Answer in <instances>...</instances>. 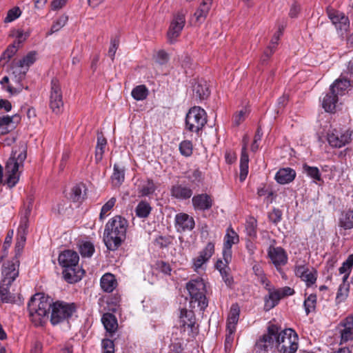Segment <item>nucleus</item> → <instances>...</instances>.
<instances>
[{"label": "nucleus", "instance_id": "obj_1", "mask_svg": "<svg viewBox=\"0 0 353 353\" xmlns=\"http://www.w3.org/2000/svg\"><path fill=\"white\" fill-rule=\"evenodd\" d=\"M298 335L290 328L281 330L275 324H270L267 332L256 341L257 352L267 353L276 349L280 353H294L299 347Z\"/></svg>", "mask_w": 353, "mask_h": 353}, {"label": "nucleus", "instance_id": "obj_2", "mask_svg": "<svg viewBox=\"0 0 353 353\" xmlns=\"http://www.w3.org/2000/svg\"><path fill=\"white\" fill-rule=\"evenodd\" d=\"M128 221L120 215L111 218L105 224L103 241L109 250H117L126 239Z\"/></svg>", "mask_w": 353, "mask_h": 353}, {"label": "nucleus", "instance_id": "obj_3", "mask_svg": "<svg viewBox=\"0 0 353 353\" xmlns=\"http://www.w3.org/2000/svg\"><path fill=\"white\" fill-rule=\"evenodd\" d=\"M26 157V150L24 146L12 150L11 156L5 165L6 179L4 184H6L9 188L14 187L18 183L19 180V170L23 166Z\"/></svg>", "mask_w": 353, "mask_h": 353}, {"label": "nucleus", "instance_id": "obj_4", "mask_svg": "<svg viewBox=\"0 0 353 353\" xmlns=\"http://www.w3.org/2000/svg\"><path fill=\"white\" fill-rule=\"evenodd\" d=\"M52 306V301L42 294H34L28 304L32 322L36 326L42 325L48 318Z\"/></svg>", "mask_w": 353, "mask_h": 353}, {"label": "nucleus", "instance_id": "obj_5", "mask_svg": "<svg viewBox=\"0 0 353 353\" xmlns=\"http://www.w3.org/2000/svg\"><path fill=\"white\" fill-rule=\"evenodd\" d=\"M186 288L190 296V304L196 303L201 310H205L208 303L205 296L206 287L204 281L199 277L192 279L186 284Z\"/></svg>", "mask_w": 353, "mask_h": 353}, {"label": "nucleus", "instance_id": "obj_6", "mask_svg": "<svg viewBox=\"0 0 353 353\" xmlns=\"http://www.w3.org/2000/svg\"><path fill=\"white\" fill-rule=\"evenodd\" d=\"M264 288L268 292L264 297V308L266 311H269L277 305L281 299L294 294V289L290 287L285 286L276 289L270 282L267 283Z\"/></svg>", "mask_w": 353, "mask_h": 353}, {"label": "nucleus", "instance_id": "obj_7", "mask_svg": "<svg viewBox=\"0 0 353 353\" xmlns=\"http://www.w3.org/2000/svg\"><path fill=\"white\" fill-rule=\"evenodd\" d=\"M192 100L194 106L189 110H205L204 108L196 105V104L202 103L210 97L211 90L209 83L204 79H199L192 84Z\"/></svg>", "mask_w": 353, "mask_h": 353}, {"label": "nucleus", "instance_id": "obj_8", "mask_svg": "<svg viewBox=\"0 0 353 353\" xmlns=\"http://www.w3.org/2000/svg\"><path fill=\"white\" fill-rule=\"evenodd\" d=\"M50 321L52 324L57 325L69 319L74 312L73 304L57 301L52 304Z\"/></svg>", "mask_w": 353, "mask_h": 353}, {"label": "nucleus", "instance_id": "obj_9", "mask_svg": "<svg viewBox=\"0 0 353 353\" xmlns=\"http://www.w3.org/2000/svg\"><path fill=\"white\" fill-rule=\"evenodd\" d=\"M185 15L186 11L183 10L179 11L174 14L167 33L170 43L176 42V39L180 36L185 24Z\"/></svg>", "mask_w": 353, "mask_h": 353}, {"label": "nucleus", "instance_id": "obj_10", "mask_svg": "<svg viewBox=\"0 0 353 353\" xmlns=\"http://www.w3.org/2000/svg\"><path fill=\"white\" fill-rule=\"evenodd\" d=\"M352 132L345 130H339L333 129L327 134L329 145L335 148H341L350 143L352 139Z\"/></svg>", "mask_w": 353, "mask_h": 353}, {"label": "nucleus", "instance_id": "obj_11", "mask_svg": "<svg viewBox=\"0 0 353 353\" xmlns=\"http://www.w3.org/2000/svg\"><path fill=\"white\" fill-rule=\"evenodd\" d=\"M180 323L181 329L185 331V327L190 329L189 335L194 338L199 333V325H196V318L193 311L181 309L180 312Z\"/></svg>", "mask_w": 353, "mask_h": 353}, {"label": "nucleus", "instance_id": "obj_12", "mask_svg": "<svg viewBox=\"0 0 353 353\" xmlns=\"http://www.w3.org/2000/svg\"><path fill=\"white\" fill-rule=\"evenodd\" d=\"M340 336V344L353 341V314L341 320L336 327Z\"/></svg>", "mask_w": 353, "mask_h": 353}, {"label": "nucleus", "instance_id": "obj_13", "mask_svg": "<svg viewBox=\"0 0 353 353\" xmlns=\"http://www.w3.org/2000/svg\"><path fill=\"white\" fill-rule=\"evenodd\" d=\"M20 265L19 259L12 258L11 261L4 263L2 266L1 274L2 281L8 284H12V282L19 276V268Z\"/></svg>", "mask_w": 353, "mask_h": 353}, {"label": "nucleus", "instance_id": "obj_14", "mask_svg": "<svg viewBox=\"0 0 353 353\" xmlns=\"http://www.w3.org/2000/svg\"><path fill=\"white\" fill-rule=\"evenodd\" d=\"M206 122V112H188L185 117L187 128L192 132H198Z\"/></svg>", "mask_w": 353, "mask_h": 353}, {"label": "nucleus", "instance_id": "obj_15", "mask_svg": "<svg viewBox=\"0 0 353 353\" xmlns=\"http://www.w3.org/2000/svg\"><path fill=\"white\" fill-rule=\"evenodd\" d=\"M328 15L332 23L341 35L349 30L350 21L345 14L339 11H334L333 12H329Z\"/></svg>", "mask_w": 353, "mask_h": 353}, {"label": "nucleus", "instance_id": "obj_16", "mask_svg": "<svg viewBox=\"0 0 353 353\" xmlns=\"http://www.w3.org/2000/svg\"><path fill=\"white\" fill-rule=\"evenodd\" d=\"M239 242V236L236 232L232 228L227 230L226 234L224 237V243L223 249V256L225 261L228 263L232 256L231 248L232 245Z\"/></svg>", "mask_w": 353, "mask_h": 353}, {"label": "nucleus", "instance_id": "obj_17", "mask_svg": "<svg viewBox=\"0 0 353 353\" xmlns=\"http://www.w3.org/2000/svg\"><path fill=\"white\" fill-rule=\"evenodd\" d=\"M192 203L195 210L206 211L212 208L213 199L210 195L202 193L194 195L192 199Z\"/></svg>", "mask_w": 353, "mask_h": 353}, {"label": "nucleus", "instance_id": "obj_18", "mask_svg": "<svg viewBox=\"0 0 353 353\" xmlns=\"http://www.w3.org/2000/svg\"><path fill=\"white\" fill-rule=\"evenodd\" d=\"M268 256L276 268L287 263L288 256L281 247H270Z\"/></svg>", "mask_w": 353, "mask_h": 353}, {"label": "nucleus", "instance_id": "obj_19", "mask_svg": "<svg viewBox=\"0 0 353 353\" xmlns=\"http://www.w3.org/2000/svg\"><path fill=\"white\" fill-rule=\"evenodd\" d=\"M214 252V245L209 242L205 248L202 250L197 257L193 259V268L195 270L201 268L203 264L206 263L212 256Z\"/></svg>", "mask_w": 353, "mask_h": 353}, {"label": "nucleus", "instance_id": "obj_20", "mask_svg": "<svg viewBox=\"0 0 353 353\" xmlns=\"http://www.w3.org/2000/svg\"><path fill=\"white\" fill-rule=\"evenodd\" d=\"M194 224V219L188 214L179 213L175 216V227L178 232L192 230Z\"/></svg>", "mask_w": 353, "mask_h": 353}, {"label": "nucleus", "instance_id": "obj_21", "mask_svg": "<svg viewBox=\"0 0 353 353\" xmlns=\"http://www.w3.org/2000/svg\"><path fill=\"white\" fill-rule=\"evenodd\" d=\"M79 260V257L77 252L70 250L62 252L58 258L59 263L63 268L77 266L78 265Z\"/></svg>", "mask_w": 353, "mask_h": 353}, {"label": "nucleus", "instance_id": "obj_22", "mask_svg": "<svg viewBox=\"0 0 353 353\" xmlns=\"http://www.w3.org/2000/svg\"><path fill=\"white\" fill-rule=\"evenodd\" d=\"M52 91L50 94V106L52 110L61 108L63 103L61 89L56 79L52 81Z\"/></svg>", "mask_w": 353, "mask_h": 353}, {"label": "nucleus", "instance_id": "obj_23", "mask_svg": "<svg viewBox=\"0 0 353 353\" xmlns=\"http://www.w3.org/2000/svg\"><path fill=\"white\" fill-rule=\"evenodd\" d=\"M21 117L18 114H15L11 117L3 116L0 118V132L1 134H7L16 128L17 123H19Z\"/></svg>", "mask_w": 353, "mask_h": 353}, {"label": "nucleus", "instance_id": "obj_24", "mask_svg": "<svg viewBox=\"0 0 353 353\" xmlns=\"http://www.w3.org/2000/svg\"><path fill=\"white\" fill-rule=\"evenodd\" d=\"M63 276L64 279L70 283H74L80 281L84 274V271L81 270L78 265L73 267H64L63 270Z\"/></svg>", "mask_w": 353, "mask_h": 353}, {"label": "nucleus", "instance_id": "obj_25", "mask_svg": "<svg viewBox=\"0 0 353 353\" xmlns=\"http://www.w3.org/2000/svg\"><path fill=\"white\" fill-rule=\"evenodd\" d=\"M12 79L19 85L25 79L28 70L19 61L14 60L10 65Z\"/></svg>", "mask_w": 353, "mask_h": 353}, {"label": "nucleus", "instance_id": "obj_26", "mask_svg": "<svg viewBox=\"0 0 353 353\" xmlns=\"http://www.w3.org/2000/svg\"><path fill=\"white\" fill-rule=\"evenodd\" d=\"M170 193L172 196L177 199L186 200L192 196L193 191L187 185L176 184L172 187Z\"/></svg>", "mask_w": 353, "mask_h": 353}, {"label": "nucleus", "instance_id": "obj_27", "mask_svg": "<svg viewBox=\"0 0 353 353\" xmlns=\"http://www.w3.org/2000/svg\"><path fill=\"white\" fill-rule=\"evenodd\" d=\"M103 325L109 336H112L118 328V323L116 316L111 313H105L101 318Z\"/></svg>", "mask_w": 353, "mask_h": 353}, {"label": "nucleus", "instance_id": "obj_28", "mask_svg": "<svg viewBox=\"0 0 353 353\" xmlns=\"http://www.w3.org/2000/svg\"><path fill=\"white\" fill-rule=\"evenodd\" d=\"M296 177V172L290 168L280 169L275 175V180L280 184L292 182Z\"/></svg>", "mask_w": 353, "mask_h": 353}, {"label": "nucleus", "instance_id": "obj_29", "mask_svg": "<svg viewBox=\"0 0 353 353\" xmlns=\"http://www.w3.org/2000/svg\"><path fill=\"white\" fill-rule=\"evenodd\" d=\"M240 314V307L237 303L232 305L227 319V330L236 331V325L238 323Z\"/></svg>", "mask_w": 353, "mask_h": 353}, {"label": "nucleus", "instance_id": "obj_30", "mask_svg": "<svg viewBox=\"0 0 353 353\" xmlns=\"http://www.w3.org/2000/svg\"><path fill=\"white\" fill-rule=\"evenodd\" d=\"M100 285L104 292H112L116 288L117 282L112 274L106 273L101 278Z\"/></svg>", "mask_w": 353, "mask_h": 353}, {"label": "nucleus", "instance_id": "obj_31", "mask_svg": "<svg viewBox=\"0 0 353 353\" xmlns=\"http://www.w3.org/2000/svg\"><path fill=\"white\" fill-rule=\"evenodd\" d=\"M212 1V0H203L199 8L194 14V17L197 22L202 23L205 21L210 10Z\"/></svg>", "mask_w": 353, "mask_h": 353}, {"label": "nucleus", "instance_id": "obj_32", "mask_svg": "<svg viewBox=\"0 0 353 353\" xmlns=\"http://www.w3.org/2000/svg\"><path fill=\"white\" fill-rule=\"evenodd\" d=\"M249 157L247 152V145L245 144L241 150L240 159V180L243 181L248 173Z\"/></svg>", "mask_w": 353, "mask_h": 353}, {"label": "nucleus", "instance_id": "obj_33", "mask_svg": "<svg viewBox=\"0 0 353 353\" xmlns=\"http://www.w3.org/2000/svg\"><path fill=\"white\" fill-rule=\"evenodd\" d=\"M112 183L114 187H119L125 179V169L119 164L115 163L113 168V174L111 176Z\"/></svg>", "mask_w": 353, "mask_h": 353}, {"label": "nucleus", "instance_id": "obj_34", "mask_svg": "<svg viewBox=\"0 0 353 353\" xmlns=\"http://www.w3.org/2000/svg\"><path fill=\"white\" fill-rule=\"evenodd\" d=\"M86 188L83 183H78L71 189L70 199L74 202H81L86 195Z\"/></svg>", "mask_w": 353, "mask_h": 353}, {"label": "nucleus", "instance_id": "obj_35", "mask_svg": "<svg viewBox=\"0 0 353 353\" xmlns=\"http://www.w3.org/2000/svg\"><path fill=\"white\" fill-rule=\"evenodd\" d=\"M352 86L350 80L346 78L336 79L330 86V91L338 94H343V92Z\"/></svg>", "mask_w": 353, "mask_h": 353}, {"label": "nucleus", "instance_id": "obj_36", "mask_svg": "<svg viewBox=\"0 0 353 353\" xmlns=\"http://www.w3.org/2000/svg\"><path fill=\"white\" fill-rule=\"evenodd\" d=\"M339 225L345 230L353 228V210L343 212L339 217Z\"/></svg>", "mask_w": 353, "mask_h": 353}, {"label": "nucleus", "instance_id": "obj_37", "mask_svg": "<svg viewBox=\"0 0 353 353\" xmlns=\"http://www.w3.org/2000/svg\"><path fill=\"white\" fill-rule=\"evenodd\" d=\"M338 101L337 94L332 92L327 94L322 100V107L325 110H332L336 108Z\"/></svg>", "mask_w": 353, "mask_h": 353}, {"label": "nucleus", "instance_id": "obj_38", "mask_svg": "<svg viewBox=\"0 0 353 353\" xmlns=\"http://www.w3.org/2000/svg\"><path fill=\"white\" fill-rule=\"evenodd\" d=\"M31 212V207L29 205L28 208L25 210L23 215L21 217L20 224L17 230V235H23L26 236L28 233V217L30 216Z\"/></svg>", "mask_w": 353, "mask_h": 353}, {"label": "nucleus", "instance_id": "obj_39", "mask_svg": "<svg viewBox=\"0 0 353 353\" xmlns=\"http://www.w3.org/2000/svg\"><path fill=\"white\" fill-rule=\"evenodd\" d=\"M106 145V139L102 134L98 135L97 143L95 149V161L97 163L100 162L103 159V156Z\"/></svg>", "mask_w": 353, "mask_h": 353}, {"label": "nucleus", "instance_id": "obj_40", "mask_svg": "<svg viewBox=\"0 0 353 353\" xmlns=\"http://www.w3.org/2000/svg\"><path fill=\"white\" fill-rule=\"evenodd\" d=\"M156 185L153 180L148 179L139 187V193L141 196H148L152 194L156 190Z\"/></svg>", "mask_w": 353, "mask_h": 353}, {"label": "nucleus", "instance_id": "obj_41", "mask_svg": "<svg viewBox=\"0 0 353 353\" xmlns=\"http://www.w3.org/2000/svg\"><path fill=\"white\" fill-rule=\"evenodd\" d=\"M353 266V254L348 256L345 261L342 264L339 271L341 274H344L343 281L345 282L349 277L352 268Z\"/></svg>", "mask_w": 353, "mask_h": 353}, {"label": "nucleus", "instance_id": "obj_42", "mask_svg": "<svg viewBox=\"0 0 353 353\" xmlns=\"http://www.w3.org/2000/svg\"><path fill=\"white\" fill-rule=\"evenodd\" d=\"M152 208L146 201H141L139 203L135 209L136 215L139 218H146L150 214Z\"/></svg>", "mask_w": 353, "mask_h": 353}, {"label": "nucleus", "instance_id": "obj_43", "mask_svg": "<svg viewBox=\"0 0 353 353\" xmlns=\"http://www.w3.org/2000/svg\"><path fill=\"white\" fill-rule=\"evenodd\" d=\"M131 94L135 100L141 101L148 95V89L145 85H139L132 89Z\"/></svg>", "mask_w": 353, "mask_h": 353}, {"label": "nucleus", "instance_id": "obj_44", "mask_svg": "<svg viewBox=\"0 0 353 353\" xmlns=\"http://www.w3.org/2000/svg\"><path fill=\"white\" fill-rule=\"evenodd\" d=\"M185 177L192 185H199L203 179L202 172L199 169L190 170L187 172Z\"/></svg>", "mask_w": 353, "mask_h": 353}, {"label": "nucleus", "instance_id": "obj_45", "mask_svg": "<svg viewBox=\"0 0 353 353\" xmlns=\"http://www.w3.org/2000/svg\"><path fill=\"white\" fill-rule=\"evenodd\" d=\"M11 284H8L6 282L1 281L0 285V299L3 302H12L14 299V296H13L11 293L9 292V287Z\"/></svg>", "mask_w": 353, "mask_h": 353}, {"label": "nucleus", "instance_id": "obj_46", "mask_svg": "<svg viewBox=\"0 0 353 353\" xmlns=\"http://www.w3.org/2000/svg\"><path fill=\"white\" fill-rule=\"evenodd\" d=\"M252 270L254 275L257 277L258 281L262 285H265L267 283L270 282L266 277L261 265L259 263H255L253 265Z\"/></svg>", "mask_w": 353, "mask_h": 353}, {"label": "nucleus", "instance_id": "obj_47", "mask_svg": "<svg viewBox=\"0 0 353 353\" xmlns=\"http://www.w3.org/2000/svg\"><path fill=\"white\" fill-rule=\"evenodd\" d=\"M94 252V245L90 241L82 242L79 245V252L83 257H90Z\"/></svg>", "mask_w": 353, "mask_h": 353}, {"label": "nucleus", "instance_id": "obj_48", "mask_svg": "<svg viewBox=\"0 0 353 353\" xmlns=\"http://www.w3.org/2000/svg\"><path fill=\"white\" fill-rule=\"evenodd\" d=\"M256 220L254 218H250L245 223V232L247 235L251 239L256 237Z\"/></svg>", "mask_w": 353, "mask_h": 353}, {"label": "nucleus", "instance_id": "obj_49", "mask_svg": "<svg viewBox=\"0 0 353 353\" xmlns=\"http://www.w3.org/2000/svg\"><path fill=\"white\" fill-rule=\"evenodd\" d=\"M303 172L312 179L319 181H321V175L317 167H312L307 164H303Z\"/></svg>", "mask_w": 353, "mask_h": 353}, {"label": "nucleus", "instance_id": "obj_50", "mask_svg": "<svg viewBox=\"0 0 353 353\" xmlns=\"http://www.w3.org/2000/svg\"><path fill=\"white\" fill-rule=\"evenodd\" d=\"M14 235V230H10L8 232L6 239L3 242V249H2V254L0 257V260H3L6 258L8 254V249L10 248L12 241Z\"/></svg>", "mask_w": 353, "mask_h": 353}, {"label": "nucleus", "instance_id": "obj_51", "mask_svg": "<svg viewBox=\"0 0 353 353\" xmlns=\"http://www.w3.org/2000/svg\"><path fill=\"white\" fill-rule=\"evenodd\" d=\"M26 236H23V235H17V241H16V243H15V247H14V258H17L18 259H19L21 254H22V252H23V248H24V245H25V243H26Z\"/></svg>", "mask_w": 353, "mask_h": 353}, {"label": "nucleus", "instance_id": "obj_52", "mask_svg": "<svg viewBox=\"0 0 353 353\" xmlns=\"http://www.w3.org/2000/svg\"><path fill=\"white\" fill-rule=\"evenodd\" d=\"M37 52L35 51L29 52L26 56L19 61L28 70L37 60Z\"/></svg>", "mask_w": 353, "mask_h": 353}, {"label": "nucleus", "instance_id": "obj_53", "mask_svg": "<svg viewBox=\"0 0 353 353\" xmlns=\"http://www.w3.org/2000/svg\"><path fill=\"white\" fill-rule=\"evenodd\" d=\"M316 304V296L315 294H310L303 303L306 314L314 310Z\"/></svg>", "mask_w": 353, "mask_h": 353}, {"label": "nucleus", "instance_id": "obj_54", "mask_svg": "<svg viewBox=\"0 0 353 353\" xmlns=\"http://www.w3.org/2000/svg\"><path fill=\"white\" fill-rule=\"evenodd\" d=\"M16 42L17 41H15L14 44L8 46L1 54L0 61H4L3 64L8 62L17 52L18 47L15 46Z\"/></svg>", "mask_w": 353, "mask_h": 353}, {"label": "nucleus", "instance_id": "obj_55", "mask_svg": "<svg viewBox=\"0 0 353 353\" xmlns=\"http://www.w3.org/2000/svg\"><path fill=\"white\" fill-rule=\"evenodd\" d=\"M9 83V77L5 76L1 80L0 83L3 85V87L12 94H17L22 90L23 86L19 85L17 88H13L11 85H8Z\"/></svg>", "mask_w": 353, "mask_h": 353}, {"label": "nucleus", "instance_id": "obj_56", "mask_svg": "<svg viewBox=\"0 0 353 353\" xmlns=\"http://www.w3.org/2000/svg\"><path fill=\"white\" fill-rule=\"evenodd\" d=\"M179 150L182 155L190 157L192 154V143L190 141H183L179 144Z\"/></svg>", "mask_w": 353, "mask_h": 353}, {"label": "nucleus", "instance_id": "obj_57", "mask_svg": "<svg viewBox=\"0 0 353 353\" xmlns=\"http://www.w3.org/2000/svg\"><path fill=\"white\" fill-rule=\"evenodd\" d=\"M280 32H277L272 38L271 41V45L268 48V49L264 52L263 59V61H265L267 60L270 56L274 52V48H275L276 45L277 44V41L279 39Z\"/></svg>", "mask_w": 353, "mask_h": 353}, {"label": "nucleus", "instance_id": "obj_58", "mask_svg": "<svg viewBox=\"0 0 353 353\" xmlns=\"http://www.w3.org/2000/svg\"><path fill=\"white\" fill-rule=\"evenodd\" d=\"M68 17L65 15L61 16L54 23L52 24L50 32V34L54 33L57 31H59L62 27H63L67 21H68Z\"/></svg>", "mask_w": 353, "mask_h": 353}, {"label": "nucleus", "instance_id": "obj_59", "mask_svg": "<svg viewBox=\"0 0 353 353\" xmlns=\"http://www.w3.org/2000/svg\"><path fill=\"white\" fill-rule=\"evenodd\" d=\"M116 203V199L114 197H112L109 199L101 208V212L99 214V219L101 220L103 219L104 216L106 215L107 212H109L114 207Z\"/></svg>", "mask_w": 353, "mask_h": 353}, {"label": "nucleus", "instance_id": "obj_60", "mask_svg": "<svg viewBox=\"0 0 353 353\" xmlns=\"http://www.w3.org/2000/svg\"><path fill=\"white\" fill-rule=\"evenodd\" d=\"M21 14V12L18 7H14L8 10L7 16L4 19L5 23H10L17 19Z\"/></svg>", "mask_w": 353, "mask_h": 353}, {"label": "nucleus", "instance_id": "obj_61", "mask_svg": "<svg viewBox=\"0 0 353 353\" xmlns=\"http://www.w3.org/2000/svg\"><path fill=\"white\" fill-rule=\"evenodd\" d=\"M301 280L305 282L307 286L313 285L316 280L315 272L307 270L301 277Z\"/></svg>", "mask_w": 353, "mask_h": 353}, {"label": "nucleus", "instance_id": "obj_62", "mask_svg": "<svg viewBox=\"0 0 353 353\" xmlns=\"http://www.w3.org/2000/svg\"><path fill=\"white\" fill-rule=\"evenodd\" d=\"M103 353H114V344L112 340L104 339L101 342Z\"/></svg>", "mask_w": 353, "mask_h": 353}, {"label": "nucleus", "instance_id": "obj_63", "mask_svg": "<svg viewBox=\"0 0 353 353\" xmlns=\"http://www.w3.org/2000/svg\"><path fill=\"white\" fill-rule=\"evenodd\" d=\"M282 212L278 208H274L268 214V218L274 224L279 223L282 219Z\"/></svg>", "mask_w": 353, "mask_h": 353}, {"label": "nucleus", "instance_id": "obj_64", "mask_svg": "<svg viewBox=\"0 0 353 353\" xmlns=\"http://www.w3.org/2000/svg\"><path fill=\"white\" fill-rule=\"evenodd\" d=\"M156 269L163 272L165 274H170L172 271L171 267L169 263L163 261H158L155 263Z\"/></svg>", "mask_w": 353, "mask_h": 353}]
</instances>
